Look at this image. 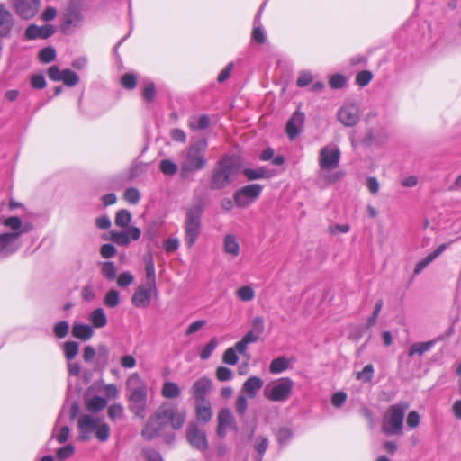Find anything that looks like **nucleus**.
Here are the masks:
<instances>
[{
  "instance_id": "052dcab7",
  "label": "nucleus",
  "mask_w": 461,
  "mask_h": 461,
  "mask_svg": "<svg viewBox=\"0 0 461 461\" xmlns=\"http://www.w3.org/2000/svg\"><path fill=\"white\" fill-rule=\"evenodd\" d=\"M248 408V402L244 395H239L235 402V410L240 416H244Z\"/></svg>"
},
{
  "instance_id": "a211bd4d",
  "label": "nucleus",
  "mask_w": 461,
  "mask_h": 461,
  "mask_svg": "<svg viewBox=\"0 0 461 461\" xmlns=\"http://www.w3.org/2000/svg\"><path fill=\"white\" fill-rule=\"evenodd\" d=\"M212 388V382L209 377L203 376L197 379L191 387V393L195 402L208 401L206 396Z\"/></svg>"
},
{
  "instance_id": "680f3d73",
  "label": "nucleus",
  "mask_w": 461,
  "mask_h": 461,
  "mask_svg": "<svg viewBox=\"0 0 461 461\" xmlns=\"http://www.w3.org/2000/svg\"><path fill=\"white\" fill-rule=\"evenodd\" d=\"M265 330L264 319L261 316H256L251 321V330L258 335H261Z\"/></svg>"
},
{
  "instance_id": "7ed1b4c3",
  "label": "nucleus",
  "mask_w": 461,
  "mask_h": 461,
  "mask_svg": "<svg viewBox=\"0 0 461 461\" xmlns=\"http://www.w3.org/2000/svg\"><path fill=\"white\" fill-rule=\"evenodd\" d=\"M78 439L87 441L93 433L101 442H106L110 437V427L107 423L93 414H82L77 420Z\"/></svg>"
},
{
  "instance_id": "603ef678",
  "label": "nucleus",
  "mask_w": 461,
  "mask_h": 461,
  "mask_svg": "<svg viewBox=\"0 0 461 461\" xmlns=\"http://www.w3.org/2000/svg\"><path fill=\"white\" fill-rule=\"evenodd\" d=\"M382 307H383V300L379 299L375 304L372 315L367 319L366 329H369L375 324L378 315L382 310Z\"/></svg>"
},
{
  "instance_id": "338daca9",
  "label": "nucleus",
  "mask_w": 461,
  "mask_h": 461,
  "mask_svg": "<svg viewBox=\"0 0 461 461\" xmlns=\"http://www.w3.org/2000/svg\"><path fill=\"white\" fill-rule=\"evenodd\" d=\"M420 420V417L419 413L415 411H411L407 415L406 423H407V426L412 429L419 426Z\"/></svg>"
},
{
  "instance_id": "a878e982",
  "label": "nucleus",
  "mask_w": 461,
  "mask_h": 461,
  "mask_svg": "<svg viewBox=\"0 0 461 461\" xmlns=\"http://www.w3.org/2000/svg\"><path fill=\"white\" fill-rule=\"evenodd\" d=\"M263 386V381L258 376H250L248 378L243 385L242 392L245 393L249 398L256 397L258 391Z\"/></svg>"
},
{
  "instance_id": "4c0bfd02",
  "label": "nucleus",
  "mask_w": 461,
  "mask_h": 461,
  "mask_svg": "<svg viewBox=\"0 0 461 461\" xmlns=\"http://www.w3.org/2000/svg\"><path fill=\"white\" fill-rule=\"evenodd\" d=\"M131 221V214L126 209L119 210L115 215V225L121 228L127 227Z\"/></svg>"
},
{
  "instance_id": "20e7f679",
  "label": "nucleus",
  "mask_w": 461,
  "mask_h": 461,
  "mask_svg": "<svg viewBox=\"0 0 461 461\" xmlns=\"http://www.w3.org/2000/svg\"><path fill=\"white\" fill-rule=\"evenodd\" d=\"M204 204L202 199L195 204L185 209V219L184 223L185 240L186 246L191 248L196 242L202 230V216Z\"/></svg>"
},
{
  "instance_id": "e433bc0d",
  "label": "nucleus",
  "mask_w": 461,
  "mask_h": 461,
  "mask_svg": "<svg viewBox=\"0 0 461 461\" xmlns=\"http://www.w3.org/2000/svg\"><path fill=\"white\" fill-rule=\"evenodd\" d=\"M289 367V362L285 357H279L272 360L269 366L271 374H280Z\"/></svg>"
},
{
  "instance_id": "6ab92c4d",
  "label": "nucleus",
  "mask_w": 461,
  "mask_h": 461,
  "mask_svg": "<svg viewBox=\"0 0 461 461\" xmlns=\"http://www.w3.org/2000/svg\"><path fill=\"white\" fill-rule=\"evenodd\" d=\"M56 32L55 26L52 24H45L38 26L34 23L30 24L24 32V36L28 40L48 39Z\"/></svg>"
},
{
  "instance_id": "2eb2a0df",
  "label": "nucleus",
  "mask_w": 461,
  "mask_h": 461,
  "mask_svg": "<svg viewBox=\"0 0 461 461\" xmlns=\"http://www.w3.org/2000/svg\"><path fill=\"white\" fill-rule=\"evenodd\" d=\"M21 247L18 234L11 232L0 234V257L6 258L16 252Z\"/></svg>"
},
{
  "instance_id": "6e6552de",
  "label": "nucleus",
  "mask_w": 461,
  "mask_h": 461,
  "mask_svg": "<svg viewBox=\"0 0 461 461\" xmlns=\"http://www.w3.org/2000/svg\"><path fill=\"white\" fill-rule=\"evenodd\" d=\"M388 139L389 134L386 129L374 128L369 129L368 131L365 134V136L360 139L353 137L352 145L356 149L368 148L372 146L379 147L385 144Z\"/></svg>"
},
{
  "instance_id": "dca6fc26",
  "label": "nucleus",
  "mask_w": 461,
  "mask_h": 461,
  "mask_svg": "<svg viewBox=\"0 0 461 461\" xmlns=\"http://www.w3.org/2000/svg\"><path fill=\"white\" fill-rule=\"evenodd\" d=\"M41 0H14V6L20 17L28 20L36 15Z\"/></svg>"
},
{
  "instance_id": "9d476101",
  "label": "nucleus",
  "mask_w": 461,
  "mask_h": 461,
  "mask_svg": "<svg viewBox=\"0 0 461 461\" xmlns=\"http://www.w3.org/2000/svg\"><path fill=\"white\" fill-rule=\"evenodd\" d=\"M84 22V16L78 6L69 5L63 14L60 29L63 33L69 34L76 28H79Z\"/></svg>"
},
{
  "instance_id": "39448f33",
  "label": "nucleus",
  "mask_w": 461,
  "mask_h": 461,
  "mask_svg": "<svg viewBox=\"0 0 461 461\" xmlns=\"http://www.w3.org/2000/svg\"><path fill=\"white\" fill-rule=\"evenodd\" d=\"M409 407L410 404L405 401H401L388 407L382 422V431L385 435L397 436L402 434L404 415Z\"/></svg>"
},
{
  "instance_id": "cd10ccee",
  "label": "nucleus",
  "mask_w": 461,
  "mask_h": 461,
  "mask_svg": "<svg viewBox=\"0 0 461 461\" xmlns=\"http://www.w3.org/2000/svg\"><path fill=\"white\" fill-rule=\"evenodd\" d=\"M145 272H146V285L152 288L157 287L156 285V270L155 264L151 255L144 257Z\"/></svg>"
},
{
  "instance_id": "4be33fe9",
  "label": "nucleus",
  "mask_w": 461,
  "mask_h": 461,
  "mask_svg": "<svg viewBox=\"0 0 461 461\" xmlns=\"http://www.w3.org/2000/svg\"><path fill=\"white\" fill-rule=\"evenodd\" d=\"M3 224L9 228L14 233L18 234V239L26 232L33 230V225L30 222L23 223L22 220L18 216H10L6 218Z\"/></svg>"
},
{
  "instance_id": "c03bdc74",
  "label": "nucleus",
  "mask_w": 461,
  "mask_h": 461,
  "mask_svg": "<svg viewBox=\"0 0 461 461\" xmlns=\"http://www.w3.org/2000/svg\"><path fill=\"white\" fill-rule=\"evenodd\" d=\"M56 58V50L53 47H46L40 50L39 59L43 63H50Z\"/></svg>"
},
{
  "instance_id": "ea45409f",
  "label": "nucleus",
  "mask_w": 461,
  "mask_h": 461,
  "mask_svg": "<svg viewBox=\"0 0 461 461\" xmlns=\"http://www.w3.org/2000/svg\"><path fill=\"white\" fill-rule=\"evenodd\" d=\"M236 295L242 302H250L255 298V291L251 285H244L236 291Z\"/></svg>"
},
{
  "instance_id": "4468645a",
  "label": "nucleus",
  "mask_w": 461,
  "mask_h": 461,
  "mask_svg": "<svg viewBox=\"0 0 461 461\" xmlns=\"http://www.w3.org/2000/svg\"><path fill=\"white\" fill-rule=\"evenodd\" d=\"M340 151L337 147H324L320 152V166L322 169L330 170L338 167Z\"/></svg>"
},
{
  "instance_id": "bf43d9fd",
  "label": "nucleus",
  "mask_w": 461,
  "mask_h": 461,
  "mask_svg": "<svg viewBox=\"0 0 461 461\" xmlns=\"http://www.w3.org/2000/svg\"><path fill=\"white\" fill-rule=\"evenodd\" d=\"M232 375V371L226 366H219L216 370V377L221 382L230 380Z\"/></svg>"
},
{
  "instance_id": "f3484780",
  "label": "nucleus",
  "mask_w": 461,
  "mask_h": 461,
  "mask_svg": "<svg viewBox=\"0 0 461 461\" xmlns=\"http://www.w3.org/2000/svg\"><path fill=\"white\" fill-rule=\"evenodd\" d=\"M111 240L115 244L122 247L129 245L131 240H137L141 235L140 229L135 226H131L127 231H115L110 232Z\"/></svg>"
},
{
  "instance_id": "c85d7f7f",
  "label": "nucleus",
  "mask_w": 461,
  "mask_h": 461,
  "mask_svg": "<svg viewBox=\"0 0 461 461\" xmlns=\"http://www.w3.org/2000/svg\"><path fill=\"white\" fill-rule=\"evenodd\" d=\"M88 320L90 321L93 327L96 329L104 328L107 324V317L103 308H95L89 315Z\"/></svg>"
},
{
  "instance_id": "393cba45",
  "label": "nucleus",
  "mask_w": 461,
  "mask_h": 461,
  "mask_svg": "<svg viewBox=\"0 0 461 461\" xmlns=\"http://www.w3.org/2000/svg\"><path fill=\"white\" fill-rule=\"evenodd\" d=\"M195 414L198 421L208 423L212 417L211 402L209 401L195 402Z\"/></svg>"
},
{
  "instance_id": "3c124183",
  "label": "nucleus",
  "mask_w": 461,
  "mask_h": 461,
  "mask_svg": "<svg viewBox=\"0 0 461 461\" xmlns=\"http://www.w3.org/2000/svg\"><path fill=\"white\" fill-rule=\"evenodd\" d=\"M235 348H229L225 350L222 356L223 363L230 366H234L238 363L239 357Z\"/></svg>"
},
{
  "instance_id": "412c9836",
  "label": "nucleus",
  "mask_w": 461,
  "mask_h": 461,
  "mask_svg": "<svg viewBox=\"0 0 461 461\" xmlns=\"http://www.w3.org/2000/svg\"><path fill=\"white\" fill-rule=\"evenodd\" d=\"M304 114L295 111L286 123L285 131L290 140H294L302 131L304 124Z\"/></svg>"
},
{
  "instance_id": "e2e57ef3",
  "label": "nucleus",
  "mask_w": 461,
  "mask_h": 461,
  "mask_svg": "<svg viewBox=\"0 0 461 461\" xmlns=\"http://www.w3.org/2000/svg\"><path fill=\"white\" fill-rule=\"evenodd\" d=\"M372 77L373 75L370 71L363 70L357 75L356 81L358 86H366L372 80Z\"/></svg>"
},
{
  "instance_id": "f704fd0d",
  "label": "nucleus",
  "mask_w": 461,
  "mask_h": 461,
  "mask_svg": "<svg viewBox=\"0 0 461 461\" xmlns=\"http://www.w3.org/2000/svg\"><path fill=\"white\" fill-rule=\"evenodd\" d=\"M63 353L67 361H72L79 351V343L76 341H66L63 343Z\"/></svg>"
},
{
  "instance_id": "423d86ee",
  "label": "nucleus",
  "mask_w": 461,
  "mask_h": 461,
  "mask_svg": "<svg viewBox=\"0 0 461 461\" xmlns=\"http://www.w3.org/2000/svg\"><path fill=\"white\" fill-rule=\"evenodd\" d=\"M206 148V139H201L189 146L181 164L184 173L200 171L204 168L206 165L204 156Z\"/></svg>"
},
{
  "instance_id": "0e129e2a",
  "label": "nucleus",
  "mask_w": 461,
  "mask_h": 461,
  "mask_svg": "<svg viewBox=\"0 0 461 461\" xmlns=\"http://www.w3.org/2000/svg\"><path fill=\"white\" fill-rule=\"evenodd\" d=\"M121 83L125 88L131 90L136 86V77L131 73H127L122 77Z\"/></svg>"
},
{
  "instance_id": "473e14b6",
  "label": "nucleus",
  "mask_w": 461,
  "mask_h": 461,
  "mask_svg": "<svg viewBox=\"0 0 461 461\" xmlns=\"http://www.w3.org/2000/svg\"><path fill=\"white\" fill-rule=\"evenodd\" d=\"M210 118L203 114L199 117H191L188 121V126L193 131H203L209 127Z\"/></svg>"
},
{
  "instance_id": "69168bd1",
  "label": "nucleus",
  "mask_w": 461,
  "mask_h": 461,
  "mask_svg": "<svg viewBox=\"0 0 461 461\" xmlns=\"http://www.w3.org/2000/svg\"><path fill=\"white\" fill-rule=\"evenodd\" d=\"M116 248L110 243L102 245L100 249V254L104 258H111L116 255Z\"/></svg>"
},
{
  "instance_id": "6e6d98bb",
  "label": "nucleus",
  "mask_w": 461,
  "mask_h": 461,
  "mask_svg": "<svg viewBox=\"0 0 461 461\" xmlns=\"http://www.w3.org/2000/svg\"><path fill=\"white\" fill-rule=\"evenodd\" d=\"M234 164V158L225 157L220 161L221 169L217 173H234L232 166Z\"/></svg>"
},
{
  "instance_id": "c9c22d12",
  "label": "nucleus",
  "mask_w": 461,
  "mask_h": 461,
  "mask_svg": "<svg viewBox=\"0 0 461 461\" xmlns=\"http://www.w3.org/2000/svg\"><path fill=\"white\" fill-rule=\"evenodd\" d=\"M101 274L109 281L115 279L117 268L113 261H104L100 264Z\"/></svg>"
},
{
  "instance_id": "49530a36",
  "label": "nucleus",
  "mask_w": 461,
  "mask_h": 461,
  "mask_svg": "<svg viewBox=\"0 0 461 461\" xmlns=\"http://www.w3.org/2000/svg\"><path fill=\"white\" fill-rule=\"evenodd\" d=\"M218 346V340L216 338H212L203 348V350L200 353V358L203 360L208 359L212 352L215 350V348Z\"/></svg>"
},
{
  "instance_id": "f257e3e1",
  "label": "nucleus",
  "mask_w": 461,
  "mask_h": 461,
  "mask_svg": "<svg viewBox=\"0 0 461 461\" xmlns=\"http://www.w3.org/2000/svg\"><path fill=\"white\" fill-rule=\"evenodd\" d=\"M185 418V411H177L168 404L164 403L149 418L141 430V435L147 440L160 437L168 422H170L173 429H179L184 425Z\"/></svg>"
},
{
  "instance_id": "1a4fd4ad",
  "label": "nucleus",
  "mask_w": 461,
  "mask_h": 461,
  "mask_svg": "<svg viewBox=\"0 0 461 461\" xmlns=\"http://www.w3.org/2000/svg\"><path fill=\"white\" fill-rule=\"evenodd\" d=\"M263 186L259 184L245 185L234 193L233 199L239 208H247L254 203L260 196Z\"/></svg>"
},
{
  "instance_id": "9b49d317",
  "label": "nucleus",
  "mask_w": 461,
  "mask_h": 461,
  "mask_svg": "<svg viewBox=\"0 0 461 461\" xmlns=\"http://www.w3.org/2000/svg\"><path fill=\"white\" fill-rule=\"evenodd\" d=\"M186 438L189 444L199 451H205L208 448L206 433L200 429L196 423H190L186 429Z\"/></svg>"
},
{
  "instance_id": "8fccbe9b",
  "label": "nucleus",
  "mask_w": 461,
  "mask_h": 461,
  "mask_svg": "<svg viewBox=\"0 0 461 461\" xmlns=\"http://www.w3.org/2000/svg\"><path fill=\"white\" fill-rule=\"evenodd\" d=\"M107 414L108 417L113 420L122 418L123 415L122 405L120 403H113L110 405L107 410Z\"/></svg>"
},
{
  "instance_id": "72a5a7b5",
  "label": "nucleus",
  "mask_w": 461,
  "mask_h": 461,
  "mask_svg": "<svg viewBox=\"0 0 461 461\" xmlns=\"http://www.w3.org/2000/svg\"><path fill=\"white\" fill-rule=\"evenodd\" d=\"M232 175H212L210 180L211 189H221L232 182Z\"/></svg>"
},
{
  "instance_id": "09e8293b",
  "label": "nucleus",
  "mask_w": 461,
  "mask_h": 461,
  "mask_svg": "<svg viewBox=\"0 0 461 461\" xmlns=\"http://www.w3.org/2000/svg\"><path fill=\"white\" fill-rule=\"evenodd\" d=\"M268 447V439L266 437H258L255 442V450L258 453L257 456L263 459V456Z\"/></svg>"
},
{
  "instance_id": "a19ab883",
  "label": "nucleus",
  "mask_w": 461,
  "mask_h": 461,
  "mask_svg": "<svg viewBox=\"0 0 461 461\" xmlns=\"http://www.w3.org/2000/svg\"><path fill=\"white\" fill-rule=\"evenodd\" d=\"M61 81L69 87L75 86L79 82L77 74L68 68L62 70Z\"/></svg>"
},
{
  "instance_id": "864d4df0",
  "label": "nucleus",
  "mask_w": 461,
  "mask_h": 461,
  "mask_svg": "<svg viewBox=\"0 0 461 461\" xmlns=\"http://www.w3.org/2000/svg\"><path fill=\"white\" fill-rule=\"evenodd\" d=\"M110 351L106 345H99L97 348V359L103 365L106 366L109 361Z\"/></svg>"
},
{
  "instance_id": "f8f14e48",
  "label": "nucleus",
  "mask_w": 461,
  "mask_h": 461,
  "mask_svg": "<svg viewBox=\"0 0 461 461\" xmlns=\"http://www.w3.org/2000/svg\"><path fill=\"white\" fill-rule=\"evenodd\" d=\"M339 122L346 127H353L360 120L359 107L356 104H344L337 113Z\"/></svg>"
},
{
  "instance_id": "7c9ffc66",
  "label": "nucleus",
  "mask_w": 461,
  "mask_h": 461,
  "mask_svg": "<svg viewBox=\"0 0 461 461\" xmlns=\"http://www.w3.org/2000/svg\"><path fill=\"white\" fill-rule=\"evenodd\" d=\"M181 394L180 387L177 384L167 381L163 384L161 395L166 399H176Z\"/></svg>"
},
{
  "instance_id": "37998d69",
  "label": "nucleus",
  "mask_w": 461,
  "mask_h": 461,
  "mask_svg": "<svg viewBox=\"0 0 461 461\" xmlns=\"http://www.w3.org/2000/svg\"><path fill=\"white\" fill-rule=\"evenodd\" d=\"M374 377V366L372 364L365 366L362 371L357 374V379L364 383H369Z\"/></svg>"
},
{
  "instance_id": "c756f323",
  "label": "nucleus",
  "mask_w": 461,
  "mask_h": 461,
  "mask_svg": "<svg viewBox=\"0 0 461 461\" xmlns=\"http://www.w3.org/2000/svg\"><path fill=\"white\" fill-rule=\"evenodd\" d=\"M224 252L237 257L240 254V245L233 234H227L223 239Z\"/></svg>"
},
{
  "instance_id": "b1692460",
  "label": "nucleus",
  "mask_w": 461,
  "mask_h": 461,
  "mask_svg": "<svg viewBox=\"0 0 461 461\" xmlns=\"http://www.w3.org/2000/svg\"><path fill=\"white\" fill-rule=\"evenodd\" d=\"M14 24V20L13 14L6 9L4 4H0V36H8Z\"/></svg>"
},
{
  "instance_id": "5701e85b",
  "label": "nucleus",
  "mask_w": 461,
  "mask_h": 461,
  "mask_svg": "<svg viewBox=\"0 0 461 461\" xmlns=\"http://www.w3.org/2000/svg\"><path fill=\"white\" fill-rule=\"evenodd\" d=\"M441 340H444V336H438L437 338L425 342H415L409 348L408 357H411L415 355L421 357Z\"/></svg>"
},
{
  "instance_id": "2f4dec72",
  "label": "nucleus",
  "mask_w": 461,
  "mask_h": 461,
  "mask_svg": "<svg viewBox=\"0 0 461 461\" xmlns=\"http://www.w3.org/2000/svg\"><path fill=\"white\" fill-rule=\"evenodd\" d=\"M107 405V400L102 396L95 395L87 400L86 406L87 411L92 413H97L104 410Z\"/></svg>"
},
{
  "instance_id": "aec40b11",
  "label": "nucleus",
  "mask_w": 461,
  "mask_h": 461,
  "mask_svg": "<svg viewBox=\"0 0 461 461\" xmlns=\"http://www.w3.org/2000/svg\"><path fill=\"white\" fill-rule=\"evenodd\" d=\"M218 426H217V435L223 438L227 434L228 429H237L233 415L230 409H222L218 413Z\"/></svg>"
},
{
  "instance_id": "13d9d810",
  "label": "nucleus",
  "mask_w": 461,
  "mask_h": 461,
  "mask_svg": "<svg viewBox=\"0 0 461 461\" xmlns=\"http://www.w3.org/2000/svg\"><path fill=\"white\" fill-rule=\"evenodd\" d=\"M133 275L129 271H125L118 276L117 285L121 287H127L133 283Z\"/></svg>"
},
{
  "instance_id": "774afa93",
  "label": "nucleus",
  "mask_w": 461,
  "mask_h": 461,
  "mask_svg": "<svg viewBox=\"0 0 461 461\" xmlns=\"http://www.w3.org/2000/svg\"><path fill=\"white\" fill-rule=\"evenodd\" d=\"M143 454L147 461H163V458L159 452L153 448L144 449Z\"/></svg>"
},
{
  "instance_id": "a18cd8bd",
  "label": "nucleus",
  "mask_w": 461,
  "mask_h": 461,
  "mask_svg": "<svg viewBox=\"0 0 461 461\" xmlns=\"http://www.w3.org/2000/svg\"><path fill=\"white\" fill-rule=\"evenodd\" d=\"M124 199L131 204H137L140 200V194L137 188L130 187L124 191Z\"/></svg>"
},
{
  "instance_id": "4d7b16f0",
  "label": "nucleus",
  "mask_w": 461,
  "mask_h": 461,
  "mask_svg": "<svg viewBox=\"0 0 461 461\" xmlns=\"http://www.w3.org/2000/svg\"><path fill=\"white\" fill-rule=\"evenodd\" d=\"M347 79L340 74L333 75L330 77L329 84L333 89H340L346 85Z\"/></svg>"
},
{
  "instance_id": "79ce46f5",
  "label": "nucleus",
  "mask_w": 461,
  "mask_h": 461,
  "mask_svg": "<svg viewBox=\"0 0 461 461\" xmlns=\"http://www.w3.org/2000/svg\"><path fill=\"white\" fill-rule=\"evenodd\" d=\"M69 331V324L67 321L57 322L53 327V333L58 339L65 338Z\"/></svg>"
},
{
  "instance_id": "de8ad7c7",
  "label": "nucleus",
  "mask_w": 461,
  "mask_h": 461,
  "mask_svg": "<svg viewBox=\"0 0 461 461\" xmlns=\"http://www.w3.org/2000/svg\"><path fill=\"white\" fill-rule=\"evenodd\" d=\"M277 441L280 445L287 444L293 438V432L289 428H280L276 433Z\"/></svg>"
},
{
  "instance_id": "bb28decb",
  "label": "nucleus",
  "mask_w": 461,
  "mask_h": 461,
  "mask_svg": "<svg viewBox=\"0 0 461 461\" xmlns=\"http://www.w3.org/2000/svg\"><path fill=\"white\" fill-rule=\"evenodd\" d=\"M72 336L83 341H86L94 335L93 328L88 324L74 323L72 326Z\"/></svg>"
},
{
  "instance_id": "ddd939ff",
  "label": "nucleus",
  "mask_w": 461,
  "mask_h": 461,
  "mask_svg": "<svg viewBox=\"0 0 461 461\" xmlns=\"http://www.w3.org/2000/svg\"><path fill=\"white\" fill-rule=\"evenodd\" d=\"M157 292V287L152 288L146 284L140 285L135 290L131 297V303L135 307L148 308L150 305L152 295L156 294Z\"/></svg>"
},
{
  "instance_id": "58836bf2",
  "label": "nucleus",
  "mask_w": 461,
  "mask_h": 461,
  "mask_svg": "<svg viewBox=\"0 0 461 461\" xmlns=\"http://www.w3.org/2000/svg\"><path fill=\"white\" fill-rule=\"evenodd\" d=\"M106 307L115 308L120 303V293L115 289H110L104 297Z\"/></svg>"
},
{
  "instance_id": "0eeeda50",
  "label": "nucleus",
  "mask_w": 461,
  "mask_h": 461,
  "mask_svg": "<svg viewBox=\"0 0 461 461\" xmlns=\"http://www.w3.org/2000/svg\"><path fill=\"white\" fill-rule=\"evenodd\" d=\"M294 386V381L289 377H282L267 384L264 389V396L275 402H286Z\"/></svg>"
},
{
  "instance_id": "f03ea898",
  "label": "nucleus",
  "mask_w": 461,
  "mask_h": 461,
  "mask_svg": "<svg viewBox=\"0 0 461 461\" xmlns=\"http://www.w3.org/2000/svg\"><path fill=\"white\" fill-rule=\"evenodd\" d=\"M129 395V410L138 418L144 419L147 411L148 387L138 373H134L127 380Z\"/></svg>"
},
{
  "instance_id": "5fc2aeb1",
  "label": "nucleus",
  "mask_w": 461,
  "mask_h": 461,
  "mask_svg": "<svg viewBox=\"0 0 461 461\" xmlns=\"http://www.w3.org/2000/svg\"><path fill=\"white\" fill-rule=\"evenodd\" d=\"M75 452V447L72 445H67L59 448L56 452V456L59 460L63 461L71 456H73Z\"/></svg>"
}]
</instances>
